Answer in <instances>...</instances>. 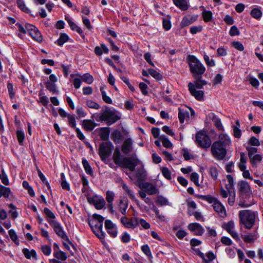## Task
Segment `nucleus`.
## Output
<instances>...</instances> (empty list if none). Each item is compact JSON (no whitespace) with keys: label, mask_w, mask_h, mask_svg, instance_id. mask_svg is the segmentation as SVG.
I'll list each match as a JSON object with an SVG mask.
<instances>
[{"label":"nucleus","mask_w":263,"mask_h":263,"mask_svg":"<svg viewBox=\"0 0 263 263\" xmlns=\"http://www.w3.org/2000/svg\"><path fill=\"white\" fill-rule=\"evenodd\" d=\"M148 73L157 80H160L162 78V76L154 69H149Z\"/></svg>","instance_id":"obj_58"},{"label":"nucleus","mask_w":263,"mask_h":263,"mask_svg":"<svg viewBox=\"0 0 263 263\" xmlns=\"http://www.w3.org/2000/svg\"><path fill=\"white\" fill-rule=\"evenodd\" d=\"M112 159L116 165H119L121 168H128L132 172L136 170L137 166L141 164V161L136 155L131 157H125L121 159L120 149L117 147L115 149Z\"/></svg>","instance_id":"obj_2"},{"label":"nucleus","mask_w":263,"mask_h":263,"mask_svg":"<svg viewBox=\"0 0 263 263\" xmlns=\"http://www.w3.org/2000/svg\"><path fill=\"white\" fill-rule=\"evenodd\" d=\"M122 186L123 189L125 190V191L128 195L129 198L132 200H136V197H135L134 193V192L132 190H131L129 189L128 186L127 184H126L125 183H122Z\"/></svg>","instance_id":"obj_33"},{"label":"nucleus","mask_w":263,"mask_h":263,"mask_svg":"<svg viewBox=\"0 0 263 263\" xmlns=\"http://www.w3.org/2000/svg\"><path fill=\"white\" fill-rule=\"evenodd\" d=\"M227 179L228 183L226 185V188L229 192H231L233 189L234 179L233 176L231 175H228L227 176Z\"/></svg>","instance_id":"obj_31"},{"label":"nucleus","mask_w":263,"mask_h":263,"mask_svg":"<svg viewBox=\"0 0 263 263\" xmlns=\"http://www.w3.org/2000/svg\"><path fill=\"white\" fill-rule=\"evenodd\" d=\"M16 137L17 140L20 145H23V141L25 138V135L23 132L22 130H17Z\"/></svg>","instance_id":"obj_56"},{"label":"nucleus","mask_w":263,"mask_h":263,"mask_svg":"<svg viewBox=\"0 0 263 263\" xmlns=\"http://www.w3.org/2000/svg\"><path fill=\"white\" fill-rule=\"evenodd\" d=\"M133 141L130 138H127L124 141L122 147L121 151L125 154H127L133 151Z\"/></svg>","instance_id":"obj_15"},{"label":"nucleus","mask_w":263,"mask_h":263,"mask_svg":"<svg viewBox=\"0 0 263 263\" xmlns=\"http://www.w3.org/2000/svg\"><path fill=\"white\" fill-rule=\"evenodd\" d=\"M16 4L18 8H20L23 11L26 13H29L30 10L26 6L24 1L23 0H17Z\"/></svg>","instance_id":"obj_42"},{"label":"nucleus","mask_w":263,"mask_h":263,"mask_svg":"<svg viewBox=\"0 0 263 263\" xmlns=\"http://www.w3.org/2000/svg\"><path fill=\"white\" fill-rule=\"evenodd\" d=\"M9 235L11 239V240L16 245H19V240L18 239L17 236L16 234L15 231L11 229L9 231Z\"/></svg>","instance_id":"obj_43"},{"label":"nucleus","mask_w":263,"mask_h":263,"mask_svg":"<svg viewBox=\"0 0 263 263\" xmlns=\"http://www.w3.org/2000/svg\"><path fill=\"white\" fill-rule=\"evenodd\" d=\"M152 210L155 212L156 218L159 219L160 221H164L165 220V216L160 214L159 210L155 205L153 206Z\"/></svg>","instance_id":"obj_44"},{"label":"nucleus","mask_w":263,"mask_h":263,"mask_svg":"<svg viewBox=\"0 0 263 263\" xmlns=\"http://www.w3.org/2000/svg\"><path fill=\"white\" fill-rule=\"evenodd\" d=\"M209 173L211 176V177L214 180H216L217 179L218 173L217 169L214 166L211 167L209 168Z\"/></svg>","instance_id":"obj_50"},{"label":"nucleus","mask_w":263,"mask_h":263,"mask_svg":"<svg viewBox=\"0 0 263 263\" xmlns=\"http://www.w3.org/2000/svg\"><path fill=\"white\" fill-rule=\"evenodd\" d=\"M65 20L68 22L71 29L73 30L76 31L78 33L81 34L83 33L82 30L78 27L73 22H72L69 18L66 17Z\"/></svg>","instance_id":"obj_28"},{"label":"nucleus","mask_w":263,"mask_h":263,"mask_svg":"<svg viewBox=\"0 0 263 263\" xmlns=\"http://www.w3.org/2000/svg\"><path fill=\"white\" fill-rule=\"evenodd\" d=\"M121 222L126 228H135L137 226V223L132 220H129L126 217H122L121 218Z\"/></svg>","instance_id":"obj_25"},{"label":"nucleus","mask_w":263,"mask_h":263,"mask_svg":"<svg viewBox=\"0 0 263 263\" xmlns=\"http://www.w3.org/2000/svg\"><path fill=\"white\" fill-rule=\"evenodd\" d=\"M82 163L85 172L90 175H93V171L88 161L84 158L82 159Z\"/></svg>","instance_id":"obj_30"},{"label":"nucleus","mask_w":263,"mask_h":263,"mask_svg":"<svg viewBox=\"0 0 263 263\" xmlns=\"http://www.w3.org/2000/svg\"><path fill=\"white\" fill-rule=\"evenodd\" d=\"M212 13L211 11L204 10L202 12V16L205 22L210 21L212 18Z\"/></svg>","instance_id":"obj_38"},{"label":"nucleus","mask_w":263,"mask_h":263,"mask_svg":"<svg viewBox=\"0 0 263 263\" xmlns=\"http://www.w3.org/2000/svg\"><path fill=\"white\" fill-rule=\"evenodd\" d=\"M203 59L208 66L213 67L215 65L214 60L213 59H210V58L208 55H204Z\"/></svg>","instance_id":"obj_63"},{"label":"nucleus","mask_w":263,"mask_h":263,"mask_svg":"<svg viewBox=\"0 0 263 263\" xmlns=\"http://www.w3.org/2000/svg\"><path fill=\"white\" fill-rule=\"evenodd\" d=\"M0 189H1L2 196L6 198H10L11 197H12V192L9 187L4 186L1 184Z\"/></svg>","instance_id":"obj_22"},{"label":"nucleus","mask_w":263,"mask_h":263,"mask_svg":"<svg viewBox=\"0 0 263 263\" xmlns=\"http://www.w3.org/2000/svg\"><path fill=\"white\" fill-rule=\"evenodd\" d=\"M240 223L247 229H251L255 224L258 216L257 212L250 210H241L239 212Z\"/></svg>","instance_id":"obj_3"},{"label":"nucleus","mask_w":263,"mask_h":263,"mask_svg":"<svg viewBox=\"0 0 263 263\" xmlns=\"http://www.w3.org/2000/svg\"><path fill=\"white\" fill-rule=\"evenodd\" d=\"M213 120L214 122V125L216 127V128L219 130H223V127L220 119L214 117L213 118Z\"/></svg>","instance_id":"obj_59"},{"label":"nucleus","mask_w":263,"mask_h":263,"mask_svg":"<svg viewBox=\"0 0 263 263\" xmlns=\"http://www.w3.org/2000/svg\"><path fill=\"white\" fill-rule=\"evenodd\" d=\"M199 198L202 200H205L210 203H214V202L217 199L210 195H201L199 196Z\"/></svg>","instance_id":"obj_49"},{"label":"nucleus","mask_w":263,"mask_h":263,"mask_svg":"<svg viewBox=\"0 0 263 263\" xmlns=\"http://www.w3.org/2000/svg\"><path fill=\"white\" fill-rule=\"evenodd\" d=\"M82 126L85 130L91 131L97 126V124L91 120H84L83 121Z\"/></svg>","instance_id":"obj_18"},{"label":"nucleus","mask_w":263,"mask_h":263,"mask_svg":"<svg viewBox=\"0 0 263 263\" xmlns=\"http://www.w3.org/2000/svg\"><path fill=\"white\" fill-rule=\"evenodd\" d=\"M250 159L251 160V163L253 166H254L261 161L262 157L260 155H255L252 156Z\"/></svg>","instance_id":"obj_48"},{"label":"nucleus","mask_w":263,"mask_h":263,"mask_svg":"<svg viewBox=\"0 0 263 263\" xmlns=\"http://www.w3.org/2000/svg\"><path fill=\"white\" fill-rule=\"evenodd\" d=\"M139 166L136 170V177L138 182H142L146 179V172L144 168V165L142 162L141 164Z\"/></svg>","instance_id":"obj_11"},{"label":"nucleus","mask_w":263,"mask_h":263,"mask_svg":"<svg viewBox=\"0 0 263 263\" xmlns=\"http://www.w3.org/2000/svg\"><path fill=\"white\" fill-rule=\"evenodd\" d=\"M100 91L101 92V95L102 97L103 100L107 104H112V101L111 99L107 96L106 93L104 90V87H101L100 88Z\"/></svg>","instance_id":"obj_34"},{"label":"nucleus","mask_w":263,"mask_h":263,"mask_svg":"<svg viewBox=\"0 0 263 263\" xmlns=\"http://www.w3.org/2000/svg\"><path fill=\"white\" fill-rule=\"evenodd\" d=\"M139 87L143 95L146 96L148 95V91L147 90L148 87L145 83L143 82L140 83L139 84Z\"/></svg>","instance_id":"obj_61"},{"label":"nucleus","mask_w":263,"mask_h":263,"mask_svg":"<svg viewBox=\"0 0 263 263\" xmlns=\"http://www.w3.org/2000/svg\"><path fill=\"white\" fill-rule=\"evenodd\" d=\"M88 224L93 232H96L97 230L103 229V224L99 223L98 221L92 219L88 220Z\"/></svg>","instance_id":"obj_21"},{"label":"nucleus","mask_w":263,"mask_h":263,"mask_svg":"<svg viewBox=\"0 0 263 263\" xmlns=\"http://www.w3.org/2000/svg\"><path fill=\"white\" fill-rule=\"evenodd\" d=\"M187 228L191 231L194 232V234L196 235H202L204 232L203 228L199 223L196 222L190 223Z\"/></svg>","instance_id":"obj_12"},{"label":"nucleus","mask_w":263,"mask_h":263,"mask_svg":"<svg viewBox=\"0 0 263 263\" xmlns=\"http://www.w3.org/2000/svg\"><path fill=\"white\" fill-rule=\"evenodd\" d=\"M231 143V140L227 134H220L218 140L215 141L211 145V152L212 155L217 160H223L227 155V147Z\"/></svg>","instance_id":"obj_1"},{"label":"nucleus","mask_w":263,"mask_h":263,"mask_svg":"<svg viewBox=\"0 0 263 263\" xmlns=\"http://www.w3.org/2000/svg\"><path fill=\"white\" fill-rule=\"evenodd\" d=\"M239 190L242 193H249L250 191V186L249 183L246 181L241 180L238 183Z\"/></svg>","instance_id":"obj_20"},{"label":"nucleus","mask_w":263,"mask_h":263,"mask_svg":"<svg viewBox=\"0 0 263 263\" xmlns=\"http://www.w3.org/2000/svg\"><path fill=\"white\" fill-rule=\"evenodd\" d=\"M9 208L10 209L9 213L11 214V217L13 219H15L18 217V214L17 212L16 207L12 203L8 204Z\"/></svg>","instance_id":"obj_32"},{"label":"nucleus","mask_w":263,"mask_h":263,"mask_svg":"<svg viewBox=\"0 0 263 263\" xmlns=\"http://www.w3.org/2000/svg\"><path fill=\"white\" fill-rule=\"evenodd\" d=\"M29 35L35 40L39 42L42 41V36L38 29L36 27L33 31L29 33Z\"/></svg>","instance_id":"obj_29"},{"label":"nucleus","mask_w":263,"mask_h":263,"mask_svg":"<svg viewBox=\"0 0 263 263\" xmlns=\"http://www.w3.org/2000/svg\"><path fill=\"white\" fill-rule=\"evenodd\" d=\"M178 118L180 123H183L186 117H188L189 112L184 111L182 109L179 108Z\"/></svg>","instance_id":"obj_36"},{"label":"nucleus","mask_w":263,"mask_h":263,"mask_svg":"<svg viewBox=\"0 0 263 263\" xmlns=\"http://www.w3.org/2000/svg\"><path fill=\"white\" fill-rule=\"evenodd\" d=\"M88 202L93 204L97 210L102 209L105 205V201L103 197L99 195H93L87 198Z\"/></svg>","instance_id":"obj_9"},{"label":"nucleus","mask_w":263,"mask_h":263,"mask_svg":"<svg viewBox=\"0 0 263 263\" xmlns=\"http://www.w3.org/2000/svg\"><path fill=\"white\" fill-rule=\"evenodd\" d=\"M113 145L110 142H105L100 144L99 154L102 160H106L111 153Z\"/></svg>","instance_id":"obj_7"},{"label":"nucleus","mask_w":263,"mask_h":263,"mask_svg":"<svg viewBox=\"0 0 263 263\" xmlns=\"http://www.w3.org/2000/svg\"><path fill=\"white\" fill-rule=\"evenodd\" d=\"M81 78L83 81L88 84H91L93 81V77L88 73L84 74Z\"/></svg>","instance_id":"obj_45"},{"label":"nucleus","mask_w":263,"mask_h":263,"mask_svg":"<svg viewBox=\"0 0 263 263\" xmlns=\"http://www.w3.org/2000/svg\"><path fill=\"white\" fill-rule=\"evenodd\" d=\"M99 118L100 121H106L108 125H110L119 120L120 118L114 111L105 106L102 109Z\"/></svg>","instance_id":"obj_5"},{"label":"nucleus","mask_w":263,"mask_h":263,"mask_svg":"<svg viewBox=\"0 0 263 263\" xmlns=\"http://www.w3.org/2000/svg\"><path fill=\"white\" fill-rule=\"evenodd\" d=\"M128 207L127 200L121 199L119 203V211L123 215L126 214V209Z\"/></svg>","instance_id":"obj_27"},{"label":"nucleus","mask_w":263,"mask_h":263,"mask_svg":"<svg viewBox=\"0 0 263 263\" xmlns=\"http://www.w3.org/2000/svg\"><path fill=\"white\" fill-rule=\"evenodd\" d=\"M250 14L253 17L259 20L262 16V12L259 9L254 8L251 11Z\"/></svg>","instance_id":"obj_39"},{"label":"nucleus","mask_w":263,"mask_h":263,"mask_svg":"<svg viewBox=\"0 0 263 263\" xmlns=\"http://www.w3.org/2000/svg\"><path fill=\"white\" fill-rule=\"evenodd\" d=\"M196 141L200 147L205 149L209 148L212 143L210 138L202 131L196 134Z\"/></svg>","instance_id":"obj_6"},{"label":"nucleus","mask_w":263,"mask_h":263,"mask_svg":"<svg viewBox=\"0 0 263 263\" xmlns=\"http://www.w3.org/2000/svg\"><path fill=\"white\" fill-rule=\"evenodd\" d=\"M223 228L228 232L234 231V223L233 221H230L223 225Z\"/></svg>","instance_id":"obj_53"},{"label":"nucleus","mask_w":263,"mask_h":263,"mask_svg":"<svg viewBox=\"0 0 263 263\" xmlns=\"http://www.w3.org/2000/svg\"><path fill=\"white\" fill-rule=\"evenodd\" d=\"M241 237L245 242L253 243L257 238V233L254 232L247 235H241Z\"/></svg>","instance_id":"obj_17"},{"label":"nucleus","mask_w":263,"mask_h":263,"mask_svg":"<svg viewBox=\"0 0 263 263\" xmlns=\"http://www.w3.org/2000/svg\"><path fill=\"white\" fill-rule=\"evenodd\" d=\"M100 132L99 136L102 140H106L108 139L109 135V129L108 127H102L100 129Z\"/></svg>","instance_id":"obj_24"},{"label":"nucleus","mask_w":263,"mask_h":263,"mask_svg":"<svg viewBox=\"0 0 263 263\" xmlns=\"http://www.w3.org/2000/svg\"><path fill=\"white\" fill-rule=\"evenodd\" d=\"M135 223H137V225L138 223H140L142 227L145 229H148L150 228V224L149 223L146 221L145 220L142 218H135Z\"/></svg>","instance_id":"obj_37"},{"label":"nucleus","mask_w":263,"mask_h":263,"mask_svg":"<svg viewBox=\"0 0 263 263\" xmlns=\"http://www.w3.org/2000/svg\"><path fill=\"white\" fill-rule=\"evenodd\" d=\"M196 20V18L193 16L187 15L184 16L181 22V26L182 27L187 26L193 23Z\"/></svg>","instance_id":"obj_19"},{"label":"nucleus","mask_w":263,"mask_h":263,"mask_svg":"<svg viewBox=\"0 0 263 263\" xmlns=\"http://www.w3.org/2000/svg\"><path fill=\"white\" fill-rule=\"evenodd\" d=\"M174 4L182 10H186L188 8L185 0H173Z\"/></svg>","instance_id":"obj_26"},{"label":"nucleus","mask_w":263,"mask_h":263,"mask_svg":"<svg viewBox=\"0 0 263 263\" xmlns=\"http://www.w3.org/2000/svg\"><path fill=\"white\" fill-rule=\"evenodd\" d=\"M195 81L194 83L193 84L195 85V88L201 89L203 88V86L207 84L206 81L204 80H202L201 75L196 76L194 75L193 76Z\"/></svg>","instance_id":"obj_16"},{"label":"nucleus","mask_w":263,"mask_h":263,"mask_svg":"<svg viewBox=\"0 0 263 263\" xmlns=\"http://www.w3.org/2000/svg\"><path fill=\"white\" fill-rule=\"evenodd\" d=\"M112 139L116 143H118L121 140L122 134L119 131H115L112 134Z\"/></svg>","instance_id":"obj_57"},{"label":"nucleus","mask_w":263,"mask_h":263,"mask_svg":"<svg viewBox=\"0 0 263 263\" xmlns=\"http://www.w3.org/2000/svg\"><path fill=\"white\" fill-rule=\"evenodd\" d=\"M115 197V193L110 191H107L106 193V199L108 203H112Z\"/></svg>","instance_id":"obj_51"},{"label":"nucleus","mask_w":263,"mask_h":263,"mask_svg":"<svg viewBox=\"0 0 263 263\" xmlns=\"http://www.w3.org/2000/svg\"><path fill=\"white\" fill-rule=\"evenodd\" d=\"M53 256L56 259L60 261H64L67 258L66 254L60 250H55L53 252Z\"/></svg>","instance_id":"obj_23"},{"label":"nucleus","mask_w":263,"mask_h":263,"mask_svg":"<svg viewBox=\"0 0 263 263\" xmlns=\"http://www.w3.org/2000/svg\"><path fill=\"white\" fill-rule=\"evenodd\" d=\"M161 171L163 176L166 179L168 180H171L172 179L171 173L167 167H162L161 168Z\"/></svg>","instance_id":"obj_47"},{"label":"nucleus","mask_w":263,"mask_h":263,"mask_svg":"<svg viewBox=\"0 0 263 263\" xmlns=\"http://www.w3.org/2000/svg\"><path fill=\"white\" fill-rule=\"evenodd\" d=\"M160 140L162 142L163 146L166 148H171L172 147V143L168 140L165 135H162L159 137Z\"/></svg>","instance_id":"obj_35"},{"label":"nucleus","mask_w":263,"mask_h":263,"mask_svg":"<svg viewBox=\"0 0 263 263\" xmlns=\"http://www.w3.org/2000/svg\"><path fill=\"white\" fill-rule=\"evenodd\" d=\"M41 249L44 255L49 256L51 252V248L50 246L43 245L41 246Z\"/></svg>","instance_id":"obj_60"},{"label":"nucleus","mask_w":263,"mask_h":263,"mask_svg":"<svg viewBox=\"0 0 263 263\" xmlns=\"http://www.w3.org/2000/svg\"><path fill=\"white\" fill-rule=\"evenodd\" d=\"M187 60L189 65L190 69L193 76L202 75L205 71V68L203 64L193 55H189Z\"/></svg>","instance_id":"obj_4"},{"label":"nucleus","mask_w":263,"mask_h":263,"mask_svg":"<svg viewBox=\"0 0 263 263\" xmlns=\"http://www.w3.org/2000/svg\"><path fill=\"white\" fill-rule=\"evenodd\" d=\"M86 105L89 108L96 109H98L100 107V106L99 104L91 100H88L86 102Z\"/></svg>","instance_id":"obj_55"},{"label":"nucleus","mask_w":263,"mask_h":263,"mask_svg":"<svg viewBox=\"0 0 263 263\" xmlns=\"http://www.w3.org/2000/svg\"><path fill=\"white\" fill-rule=\"evenodd\" d=\"M0 179H1L2 183L7 185L9 183V181L7 177V175L5 173L4 170L3 169L2 170V173L0 174Z\"/></svg>","instance_id":"obj_52"},{"label":"nucleus","mask_w":263,"mask_h":263,"mask_svg":"<svg viewBox=\"0 0 263 263\" xmlns=\"http://www.w3.org/2000/svg\"><path fill=\"white\" fill-rule=\"evenodd\" d=\"M140 187L144 189L146 192L150 195L156 194L158 192L157 187L153 184L148 182L143 183L142 185H140Z\"/></svg>","instance_id":"obj_14"},{"label":"nucleus","mask_w":263,"mask_h":263,"mask_svg":"<svg viewBox=\"0 0 263 263\" xmlns=\"http://www.w3.org/2000/svg\"><path fill=\"white\" fill-rule=\"evenodd\" d=\"M156 203L161 206L170 205L168 200L166 198L161 196H158Z\"/></svg>","instance_id":"obj_41"},{"label":"nucleus","mask_w":263,"mask_h":263,"mask_svg":"<svg viewBox=\"0 0 263 263\" xmlns=\"http://www.w3.org/2000/svg\"><path fill=\"white\" fill-rule=\"evenodd\" d=\"M212 206L213 207L214 211L218 213L221 217L226 216L227 214L226 209L218 199H217L212 204Z\"/></svg>","instance_id":"obj_13"},{"label":"nucleus","mask_w":263,"mask_h":263,"mask_svg":"<svg viewBox=\"0 0 263 263\" xmlns=\"http://www.w3.org/2000/svg\"><path fill=\"white\" fill-rule=\"evenodd\" d=\"M190 179H191V180L193 182H194V183L197 186L199 185V182H198L199 175L197 173H195V172L192 173L191 174Z\"/></svg>","instance_id":"obj_62"},{"label":"nucleus","mask_w":263,"mask_h":263,"mask_svg":"<svg viewBox=\"0 0 263 263\" xmlns=\"http://www.w3.org/2000/svg\"><path fill=\"white\" fill-rule=\"evenodd\" d=\"M69 37L68 35L65 33H61L60 37L59 39L57 41L56 43L59 46H62L65 43H66Z\"/></svg>","instance_id":"obj_40"},{"label":"nucleus","mask_w":263,"mask_h":263,"mask_svg":"<svg viewBox=\"0 0 263 263\" xmlns=\"http://www.w3.org/2000/svg\"><path fill=\"white\" fill-rule=\"evenodd\" d=\"M189 90L191 94L194 96L196 99L198 101L203 100L204 92L202 90H196L195 88V85L192 83H189L188 84Z\"/></svg>","instance_id":"obj_10"},{"label":"nucleus","mask_w":263,"mask_h":263,"mask_svg":"<svg viewBox=\"0 0 263 263\" xmlns=\"http://www.w3.org/2000/svg\"><path fill=\"white\" fill-rule=\"evenodd\" d=\"M44 212L45 214L47 216L48 218L51 219L50 220H54L55 218V216L53 214V213L48 208H45L44 209ZM49 220L47 219V220Z\"/></svg>","instance_id":"obj_54"},{"label":"nucleus","mask_w":263,"mask_h":263,"mask_svg":"<svg viewBox=\"0 0 263 263\" xmlns=\"http://www.w3.org/2000/svg\"><path fill=\"white\" fill-rule=\"evenodd\" d=\"M46 87L48 90L53 93H57L58 92L57 89L56 85L50 82H47L46 83Z\"/></svg>","instance_id":"obj_46"},{"label":"nucleus","mask_w":263,"mask_h":263,"mask_svg":"<svg viewBox=\"0 0 263 263\" xmlns=\"http://www.w3.org/2000/svg\"><path fill=\"white\" fill-rule=\"evenodd\" d=\"M48 221L58 236L64 240L69 241L67 235L59 222L55 220H48Z\"/></svg>","instance_id":"obj_8"},{"label":"nucleus","mask_w":263,"mask_h":263,"mask_svg":"<svg viewBox=\"0 0 263 263\" xmlns=\"http://www.w3.org/2000/svg\"><path fill=\"white\" fill-rule=\"evenodd\" d=\"M67 118L69 125L73 128H75L76 126V122L74 116L73 115H70L68 116Z\"/></svg>","instance_id":"obj_64"}]
</instances>
